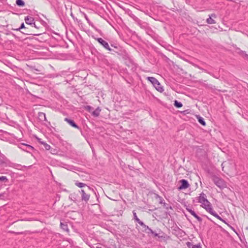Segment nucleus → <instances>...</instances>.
Returning a JSON list of instances; mask_svg holds the SVG:
<instances>
[{"instance_id": "nucleus-1", "label": "nucleus", "mask_w": 248, "mask_h": 248, "mask_svg": "<svg viewBox=\"0 0 248 248\" xmlns=\"http://www.w3.org/2000/svg\"><path fill=\"white\" fill-rule=\"evenodd\" d=\"M222 170L229 175H232L236 173V166L235 163L231 160L223 162L222 164Z\"/></svg>"}, {"instance_id": "nucleus-2", "label": "nucleus", "mask_w": 248, "mask_h": 248, "mask_svg": "<svg viewBox=\"0 0 248 248\" xmlns=\"http://www.w3.org/2000/svg\"><path fill=\"white\" fill-rule=\"evenodd\" d=\"M198 202L201 204V206L206 210L208 212H210L212 209L211 203L207 199V196L205 194L202 193L197 198Z\"/></svg>"}, {"instance_id": "nucleus-3", "label": "nucleus", "mask_w": 248, "mask_h": 248, "mask_svg": "<svg viewBox=\"0 0 248 248\" xmlns=\"http://www.w3.org/2000/svg\"><path fill=\"white\" fill-rule=\"evenodd\" d=\"M212 179L214 184L220 189L227 187L226 183L222 179L216 176H213Z\"/></svg>"}, {"instance_id": "nucleus-4", "label": "nucleus", "mask_w": 248, "mask_h": 248, "mask_svg": "<svg viewBox=\"0 0 248 248\" xmlns=\"http://www.w3.org/2000/svg\"><path fill=\"white\" fill-rule=\"evenodd\" d=\"M180 182L181 184V185L178 188L180 190L187 188L189 186V184L186 180L182 179L180 180Z\"/></svg>"}, {"instance_id": "nucleus-5", "label": "nucleus", "mask_w": 248, "mask_h": 248, "mask_svg": "<svg viewBox=\"0 0 248 248\" xmlns=\"http://www.w3.org/2000/svg\"><path fill=\"white\" fill-rule=\"evenodd\" d=\"M97 40L106 49H108V50L109 51L111 50V49L109 47V46L108 43L107 42H106L105 41H104L103 39H102L101 38H98L97 39Z\"/></svg>"}, {"instance_id": "nucleus-6", "label": "nucleus", "mask_w": 248, "mask_h": 248, "mask_svg": "<svg viewBox=\"0 0 248 248\" xmlns=\"http://www.w3.org/2000/svg\"><path fill=\"white\" fill-rule=\"evenodd\" d=\"M80 192L81 194V200L87 202L89 200L90 195L86 194L83 189H81Z\"/></svg>"}, {"instance_id": "nucleus-7", "label": "nucleus", "mask_w": 248, "mask_h": 248, "mask_svg": "<svg viewBox=\"0 0 248 248\" xmlns=\"http://www.w3.org/2000/svg\"><path fill=\"white\" fill-rule=\"evenodd\" d=\"M9 193L7 191H4L2 193H0V200L6 201L8 200Z\"/></svg>"}, {"instance_id": "nucleus-8", "label": "nucleus", "mask_w": 248, "mask_h": 248, "mask_svg": "<svg viewBox=\"0 0 248 248\" xmlns=\"http://www.w3.org/2000/svg\"><path fill=\"white\" fill-rule=\"evenodd\" d=\"M134 217L135 220L141 226L145 227V225L144 224L143 222L140 221V219L138 217L137 214L135 211L133 212Z\"/></svg>"}, {"instance_id": "nucleus-9", "label": "nucleus", "mask_w": 248, "mask_h": 248, "mask_svg": "<svg viewBox=\"0 0 248 248\" xmlns=\"http://www.w3.org/2000/svg\"><path fill=\"white\" fill-rule=\"evenodd\" d=\"M209 213L214 216L215 217H217V219L227 224L226 221L214 211L213 209L209 212Z\"/></svg>"}, {"instance_id": "nucleus-10", "label": "nucleus", "mask_w": 248, "mask_h": 248, "mask_svg": "<svg viewBox=\"0 0 248 248\" xmlns=\"http://www.w3.org/2000/svg\"><path fill=\"white\" fill-rule=\"evenodd\" d=\"M186 210L191 214V215L197 218L199 221H201V218L199 217L193 210L188 208H186Z\"/></svg>"}, {"instance_id": "nucleus-11", "label": "nucleus", "mask_w": 248, "mask_h": 248, "mask_svg": "<svg viewBox=\"0 0 248 248\" xmlns=\"http://www.w3.org/2000/svg\"><path fill=\"white\" fill-rule=\"evenodd\" d=\"M65 121H66L72 126L75 128H78V126L75 123V122L73 120L69 119L68 118H65Z\"/></svg>"}, {"instance_id": "nucleus-12", "label": "nucleus", "mask_w": 248, "mask_h": 248, "mask_svg": "<svg viewBox=\"0 0 248 248\" xmlns=\"http://www.w3.org/2000/svg\"><path fill=\"white\" fill-rule=\"evenodd\" d=\"M147 79L151 82V83L154 86L155 84H157V82H158V81L154 77H147Z\"/></svg>"}, {"instance_id": "nucleus-13", "label": "nucleus", "mask_w": 248, "mask_h": 248, "mask_svg": "<svg viewBox=\"0 0 248 248\" xmlns=\"http://www.w3.org/2000/svg\"><path fill=\"white\" fill-rule=\"evenodd\" d=\"M216 17V16L215 14H212L211 16H210L207 19V22L210 24L215 23V20L212 18V17Z\"/></svg>"}, {"instance_id": "nucleus-14", "label": "nucleus", "mask_w": 248, "mask_h": 248, "mask_svg": "<svg viewBox=\"0 0 248 248\" xmlns=\"http://www.w3.org/2000/svg\"><path fill=\"white\" fill-rule=\"evenodd\" d=\"M154 86L158 91L161 93L164 91V89L163 87L161 86L159 81L157 82V84H155Z\"/></svg>"}, {"instance_id": "nucleus-15", "label": "nucleus", "mask_w": 248, "mask_h": 248, "mask_svg": "<svg viewBox=\"0 0 248 248\" xmlns=\"http://www.w3.org/2000/svg\"><path fill=\"white\" fill-rule=\"evenodd\" d=\"M101 109L98 107L95 110L92 112V115L95 117H97L99 115Z\"/></svg>"}, {"instance_id": "nucleus-16", "label": "nucleus", "mask_w": 248, "mask_h": 248, "mask_svg": "<svg viewBox=\"0 0 248 248\" xmlns=\"http://www.w3.org/2000/svg\"><path fill=\"white\" fill-rule=\"evenodd\" d=\"M25 22L27 23V24H32V22L33 21V19L31 17H29L28 16H27L25 17Z\"/></svg>"}, {"instance_id": "nucleus-17", "label": "nucleus", "mask_w": 248, "mask_h": 248, "mask_svg": "<svg viewBox=\"0 0 248 248\" xmlns=\"http://www.w3.org/2000/svg\"><path fill=\"white\" fill-rule=\"evenodd\" d=\"M39 142L43 145H44V147L45 148V149L46 150H49L50 149V146L48 144H47L46 143L44 142V141H40L39 140Z\"/></svg>"}, {"instance_id": "nucleus-18", "label": "nucleus", "mask_w": 248, "mask_h": 248, "mask_svg": "<svg viewBox=\"0 0 248 248\" xmlns=\"http://www.w3.org/2000/svg\"><path fill=\"white\" fill-rule=\"evenodd\" d=\"M16 4L19 6H24L25 2L22 0H16Z\"/></svg>"}, {"instance_id": "nucleus-19", "label": "nucleus", "mask_w": 248, "mask_h": 248, "mask_svg": "<svg viewBox=\"0 0 248 248\" xmlns=\"http://www.w3.org/2000/svg\"><path fill=\"white\" fill-rule=\"evenodd\" d=\"M61 226L62 229L63 230L68 232L69 230L67 227V225L66 224H65L62 222H61Z\"/></svg>"}, {"instance_id": "nucleus-20", "label": "nucleus", "mask_w": 248, "mask_h": 248, "mask_svg": "<svg viewBox=\"0 0 248 248\" xmlns=\"http://www.w3.org/2000/svg\"><path fill=\"white\" fill-rule=\"evenodd\" d=\"M75 185H76V186H78V187H80V188L86 186L85 184L80 183V182H76L75 183Z\"/></svg>"}, {"instance_id": "nucleus-21", "label": "nucleus", "mask_w": 248, "mask_h": 248, "mask_svg": "<svg viewBox=\"0 0 248 248\" xmlns=\"http://www.w3.org/2000/svg\"><path fill=\"white\" fill-rule=\"evenodd\" d=\"M143 227L145 229V230H148L151 233L154 234L155 236H157V234L154 233V232H153V231L151 229H150L148 226H146L145 225V227Z\"/></svg>"}, {"instance_id": "nucleus-22", "label": "nucleus", "mask_w": 248, "mask_h": 248, "mask_svg": "<svg viewBox=\"0 0 248 248\" xmlns=\"http://www.w3.org/2000/svg\"><path fill=\"white\" fill-rule=\"evenodd\" d=\"M174 106L177 108H181L182 107V104L181 102H178L175 100L174 102Z\"/></svg>"}, {"instance_id": "nucleus-23", "label": "nucleus", "mask_w": 248, "mask_h": 248, "mask_svg": "<svg viewBox=\"0 0 248 248\" xmlns=\"http://www.w3.org/2000/svg\"><path fill=\"white\" fill-rule=\"evenodd\" d=\"M198 121H199V122L201 124H202V125H205V123L202 117H200L198 118Z\"/></svg>"}, {"instance_id": "nucleus-24", "label": "nucleus", "mask_w": 248, "mask_h": 248, "mask_svg": "<svg viewBox=\"0 0 248 248\" xmlns=\"http://www.w3.org/2000/svg\"><path fill=\"white\" fill-rule=\"evenodd\" d=\"M0 181L1 182H6L8 181V179L7 178V177L6 176H0Z\"/></svg>"}, {"instance_id": "nucleus-25", "label": "nucleus", "mask_w": 248, "mask_h": 248, "mask_svg": "<svg viewBox=\"0 0 248 248\" xmlns=\"http://www.w3.org/2000/svg\"><path fill=\"white\" fill-rule=\"evenodd\" d=\"M194 245H194L191 242H188L186 243V246L188 248H193Z\"/></svg>"}, {"instance_id": "nucleus-26", "label": "nucleus", "mask_w": 248, "mask_h": 248, "mask_svg": "<svg viewBox=\"0 0 248 248\" xmlns=\"http://www.w3.org/2000/svg\"><path fill=\"white\" fill-rule=\"evenodd\" d=\"M86 109L88 110L89 111H90L92 109V107L90 106H87L86 107Z\"/></svg>"}, {"instance_id": "nucleus-27", "label": "nucleus", "mask_w": 248, "mask_h": 248, "mask_svg": "<svg viewBox=\"0 0 248 248\" xmlns=\"http://www.w3.org/2000/svg\"><path fill=\"white\" fill-rule=\"evenodd\" d=\"M193 248H202L200 245H195Z\"/></svg>"}, {"instance_id": "nucleus-28", "label": "nucleus", "mask_w": 248, "mask_h": 248, "mask_svg": "<svg viewBox=\"0 0 248 248\" xmlns=\"http://www.w3.org/2000/svg\"><path fill=\"white\" fill-rule=\"evenodd\" d=\"M51 153L54 155V154H56L57 152H56V150H55V149L51 150Z\"/></svg>"}, {"instance_id": "nucleus-29", "label": "nucleus", "mask_w": 248, "mask_h": 248, "mask_svg": "<svg viewBox=\"0 0 248 248\" xmlns=\"http://www.w3.org/2000/svg\"><path fill=\"white\" fill-rule=\"evenodd\" d=\"M24 28V23H22L20 26V27L19 28L18 30H20L21 29H22V28Z\"/></svg>"}, {"instance_id": "nucleus-30", "label": "nucleus", "mask_w": 248, "mask_h": 248, "mask_svg": "<svg viewBox=\"0 0 248 248\" xmlns=\"http://www.w3.org/2000/svg\"><path fill=\"white\" fill-rule=\"evenodd\" d=\"M41 115H43L44 117H45V114L43 113H41L40 116H41Z\"/></svg>"}]
</instances>
